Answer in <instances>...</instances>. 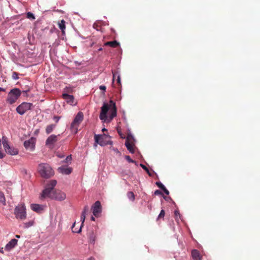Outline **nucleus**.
<instances>
[{"instance_id":"f257e3e1","label":"nucleus","mask_w":260,"mask_h":260,"mask_svg":"<svg viewBox=\"0 0 260 260\" xmlns=\"http://www.w3.org/2000/svg\"><path fill=\"white\" fill-rule=\"evenodd\" d=\"M109 111V120H111L116 116V108L115 103L112 100H110L109 104L104 103L101 107V111L100 114V118L102 120L105 121L107 119V112Z\"/></svg>"},{"instance_id":"f03ea898","label":"nucleus","mask_w":260,"mask_h":260,"mask_svg":"<svg viewBox=\"0 0 260 260\" xmlns=\"http://www.w3.org/2000/svg\"><path fill=\"white\" fill-rule=\"evenodd\" d=\"M38 172L40 176L44 178H51L54 175V172L48 164H40L38 167Z\"/></svg>"},{"instance_id":"7ed1b4c3","label":"nucleus","mask_w":260,"mask_h":260,"mask_svg":"<svg viewBox=\"0 0 260 260\" xmlns=\"http://www.w3.org/2000/svg\"><path fill=\"white\" fill-rule=\"evenodd\" d=\"M56 183L57 181L56 180H50L47 184L46 188L43 190L40 198L42 199L46 197H52L53 190Z\"/></svg>"},{"instance_id":"20e7f679","label":"nucleus","mask_w":260,"mask_h":260,"mask_svg":"<svg viewBox=\"0 0 260 260\" xmlns=\"http://www.w3.org/2000/svg\"><path fill=\"white\" fill-rule=\"evenodd\" d=\"M22 93L21 90L18 88L12 89L8 93L6 101L10 105L15 103Z\"/></svg>"},{"instance_id":"39448f33","label":"nucleus","mask_w":260,"mask_h":260,"mask_svg":"<svg viewBox=\"0 0 260 260\" xmlns=\"http://www.w3.org/2000/svg\"><path fill=\"white\" fill-rule=\"evenodd\" d=\"M83 114L81 112H78L76 115L71 125V129L72 133L74 134L77 133L78 131V127L83 121Z\"/></svg>"},{"instance_id":"423d86ee","label":"nucleus","mask_w":260,"mask_h":260,"mask_svg":"<svg viewBox=\"0 0 260 260\" xmlns=\"http://www.w3.org/2000/svg\"><path fill=\"white\" fill-rule=\"evenodd\" d=\"M2 144L5 149V151L12 155H16L18 153V150L17 148L11 146L9 144L8 139L6 136L2 137Z\"/></svg>"},{"instance_id":"0eeeda50","label":"nucleus","mask_w":260,"mask_h":260,"mask_svg":"<svg viewBox=\"0 0 260 260\" xmlns=\"http://www.w3.org/2000/svg\"><path fill=\"white\" fill-rule=\"evenodd\" d=\"M14 214L17 219L23 220L26 218V208L23 204H20L16 206L14 209Z\"/></svg>"},{"instance_id":"6e6552de","label":"nucleus","mask_w":260,"mask_h":260,"mask_svg":"<svg viewBox=\"0 0 260 260\" xmlns=\"http://www.w3.org/2000/svg\"><path fill=\"white\" fill-rule=\"evenodd\" d=\"M135 140L133 135L128 133L126 137L125 145L127 150L132 153H135L136 148L135 145Z\"/></svg>"},{"instance_id":"1a4fd4ad","label":"nucleus","mask_w":260,"mask_h":260,"mask_svg":"<svg viewBox=\"0 0 260 260\" xmlns=\"http://www.w3.org/2000/svg\"><path fill=\"white\" fill-rule=\"evenodd\" d=\"M31 104L29 103L23 102L16 108V111L20 115L24 114L31 108Z\"/></svg>"},{"instance_id":"9d476101","label":"nucleus","mask_w":260,"mask_h":260,"mask_svg":"<svg viewBox=\"0 0 260 260\" xmlns=\"http://www.w3.org/2000/svg\"><path fill=\"white\" fill-rule=\"evenodd\" d=\"M93 214L96 217L100 216L102 212V206L100 201H97L92 206Z\"/></svg>"},{"instance_id":"9b49d317","label":"nucleus","mask_w":260,"mask_h":260,"mask_svg":"<svg viewBox=\"0 0 260 260\" xmlns=\"http://www.w3.org/2000/svg\"><path fill=\"white\" fill-rule=\"evenodd\" d=\"M50 198H54L57 200L62 201L66 198V194L63 192L61 191H56L55 192H52V197Z\"/></svg>"},{"instance_id":"f8f14e48","label":"nucleus","mask_w":260,"mask_h":260,"mask_svg":"<svg viewBox=\"0 0 260 260\" xmlns=\"http://www.w3.org/2000/svg\"><path fill=\"white\" fill-rule=\"evenodd\" d=\"M107 138V136L104 135H94V140L95 142L101 146L105 145L107 144L104 141V139Z\"/></svg>"},{"instance_id":"ddd939ff","label":"nucleus","mask_w":260,"mask_h":260,"mask_svg":"<svg viewBox=\"0 0 260 260\" xmlns=\"http://www.w3.org/2000/svg\"><path fill=\"white\" fill-rule=\"evenodd\" d=\"M62 98L66 100L67 103L71 105H75L76 104V102H75L73 95L67 93H63L62 94Z\"/></svg>"},{"instance_id":"4468645a","label":"nucleus","mask_w":260,"mask_h":260,"mask_svg":"<svg viewBox=\"0 0 260 260\" xmlns=\"http://www.w3.org/2000/svg\"><path fill=\"white\" fill-rule=\"evenodd\" d=\"M58 171L62 174L69 175L72 173L73 169L68 166H63L58 168Z\"/></svg>"},{"instance_id":"2eb2a0df","label":"nucleus","mask_w":260,"mask_h":260,"mask_svg":"<svg viewBox=\"0 0 260 260\" xmlns=\"http://www.w3.org/2000/svg\"><path fill=\"white\" fill-rule=\"evenodd\" d=\"M18 240L16 239H12L9 241L5 246V250L7 251H10L14 248L15 246L17 244Z\"/></svg>"},{"instance_id":"dca6fc26","label":"nucleus","mask_w":260,"mask_h":260,"mask_svg":"<svg viewBox=\"0 0 260 260\" xmlns=\"http://www.w3.org/2000/svg\"><path fill=\"white\" fill-rule=\"evenodd\" d=\"M57 141V136L54 135L50 136L46 141V145L51 147Z\"/></svg>"},{"instance_id":"f3484780","label":"nucleus","mask_w":260,"mask_h":260,"mask_svg":"<svg viewBox=\"0 0 260 260\" xmlns=\"http://www.w3.org/2000/svg\"><path fill=\"white\" fill-rule=\"evenodd\" d=\"M46 207V205L34 204V211L41 214L44 211Z\"/></svg>"},{"instance_id":"a211bd4d","label":"nucleus","mask_w":260,"mask_h":260,"mask_svg":"<svg viewBox=\"0 0 260 260\" xmlns=\"http://www.w3.org/2000/svg\"><path fill=\"white\" fill-rule=\"evenodd\" d=\"M191 256L194 260H202V256L200 252L197 249L191 251Z\"/></svg>"},{"instance_id":"6ab92c4d","label":"nucleus","mask_w":260,"mask_h":260,"mask_svg":"<svg viewBox=\"0 0 260 260\" xmlns=\"http://www.w3.org/2000/svg\"><path fill=\"white\" fill-rule=\"evenodd\" d=\"M113 74V82H114V79L117 78L116 82L118 84L119 86H121V79L119 74H118L117 71H112Z\"/></svg>"},{"instance_id":"aec40b11","label":"nucleus","mask_w":260,"mask_h":260,"mask_svg":"<svg viewBox=\"0 0 260 260\" xmlns=\"http://www.w3.org/2000/svg\"><path fill=\"white\" fill-rule=\"evenodd\" d=\"M24 146L26 149H31L32 148V137L24 142Z\"/></svg>"},{"instance_id":"412c9836","label":"nucleus","mask_w":260,"mask_h":260,"mask_svg":"<svg viewBox=\"0 0 260 260\" xmlns=\"http://www.w3.org/2000/svg\"><path fill=\"white\" fill-rule=\"evenodd\" d=\"M105 46H109L112 48H116L119 46V43L116 41L107 42L104 44Z\"/></svg>"},{"instance_id":"4be33fe9","label":"nucleus","mask_w":260,"mask_h":260,"mask_svg":"<svg viewBox=\"0 0 260 260\" xmlns=\"http://www.w3.org/2000/svg\"><path fill=\"white\" fill-rule=\"evenodd\" d=\"M88 239L90 243L92 244H94L96 239V236L93 232L89 234Z\"/></svg>"},{"instance_id":"5701e85b","label":"nucleus","mask_w":260,"mask_h":260,"mask_svg":"<svg viewBox=\"0 0 260 260\" xmlns=\"http://www.w3.org/2000/svg\"><path fill=\"white\" fill-rule=\"evenodd\" d=\"M140 165L144 170L146 171V172L150 176H153V172L151 170H149L147 166L145 165L144 164H140Z\"/></svg>"},{"instance_id":"b1692460","label":"nucleus","mask_w":260,"mask_h":260,"mask_svg":"<svg viewBox=\"0 0 260 260\" xmlns=\"http://www.w3.org/2000/svg\"><path fill=\"white\" fill-rule=\"evenodd\" d=\"M59 28L61 29L62 34L64 33V30L66 29L65 21L62 20L58 23Z\"/></svg>"},{"instance_id":"393cba45","label":"nucleus","mask_w":260,"mask_h":260,"mask_svg":"<svg viewBox=\"0 0 260 260\" xmlns=\"http://www.w3.org/2000/svg\"><path fill=\"white\" fill-rule=\"evenodd\" d=\"M55 126L56 125L53 124L48 125L46 128V133L47 134L51 133L53 130V129L55 127Z\"/></svg>"},{"instance_id":"a878e982","label":"nucleus","mask_w":260,"mask_h":260,"mask_svg":"<svg viewBox=\"0 0 260 260\" xmlns=\"http://www.w3.org/2000/svg\"><path fill=\"white\" fill-rule=\"evenodd\" d=\"M102 22L101 21H97L93 24V27L97 30H100L101 28Z\"/></svg>"},{"instance_id":"bb28decb","label":"nucleus","mask_w":260,"mask_h":260,"mask_svg":"<svg viewBox=\"0 0 260 260\" xmlns=\"http://www.w3.org/2000/svg\"><path fill=\"white\" fill-rule=\"evenodd\" d=\"M127 196L128 198L132 202L135 200V196L133 192L129 191L127 193Z\"/></svg>"},{"instance_id":"cd10ccee","label":"nucleus","mask_w":260,"mask_h":260,"mask_svg":"<svg viewBox=\"0 0 260 260\" xmlns=\"http://www.w3.org/2000/svg\"><path fill=\"white\" fill-rule=\"evenodd\" d=\"M0 202L4 205H6V199L3 192L0 191Z\"/></svg>"},{"instance_id":"c85d7f7f","label":"nucleus","mask_w":260,"mask_h":260,"mask_svg":"<svg viewBox=\"0 0 260 260\" xmlns=\"http://www.w3.org/2000/svg\"><path fill=\"white\" fill-rule=\"evenodd\" d=\"M75 224L76 223L74 222V223L73 224V225H72V231L74 233H80L81 232V229H82V226H80V228L79 229V230H76V229H75Z\"/></svg>"},{"instance_id":"c756f323","label":"nucleus","mask_w":260,"mask_h":260,"mask_svg":"<svg viewBox=\"0 0 260 260\" xmlns=\"http://www.w3.org/2000/svg\"><path fill=\"white\" fill-rule=\"evenodd\" d=\"M165 210H161L159 214L158 215V216L157 217V221H158L161 218H164V217L165 216Z\"/></svg>"},{"instance_id":"7c9ffc66","label":"nucleus","mask_w":260,"mask_h":260,"mask_svg":"<svg viewBox=\"0 0 260 260\" xmlns=\"http://www.w3.org/2000/svg\"><path fill=\"white\" fill-rule=\"evenodd\" d=\"M89 208L88 206H85L84 208L83 211L82 212L81 216H84L86 217V214L88 211Z\"/></svg>"},{"instance_id":"2f4dec72","label":"nucleus","mask_w":260,"mask_h":260,"mask_svg":"<svg viewBox=\"0 0 260 260\" xmlns=\"http://www.w3.org/2000/svg\"><path fill=\"white\" fill-rule=\"evenodd\" d=\"M13 79L16 80L19 79L18 74L15 72H14L12 74Z\"/></svg>"},{"instance_id":"473e14b6","label":"nucleus","mask_w":260,"mask_h":260,"mask_svg":"<svg viewBox=\"0 0 260 260\" xmlns=\"http://www.w3.org/2000/svg\"><path fill=\"white\" fill-rule=\"evenodd\" d=\"M156 185L162 190L165 187V186L160 182H156Z\"/></svg>"},{"instance_id":"72a5a7b5","label":"nucleus","mask_w":260,"mask_h":260,"mask_svg":"<svg viewBox=\"0 0 260 260\" xmlns=\"http://www.w3.org/2000/svg\"><path fill=\"white\" fill-rule=\"evenodd\" d=\"M117 132L121 138H122V139L125 138V135L121 133L120 129L117 128Z\"/></svg>"},{"instance_id":"f704fd0d","label":"nucleus","mask_w":260,"mask_h":260,"mask_svg":"<svg viewBox=\"0 0 260 260\" xmlns=\"http://www.w3.org/2000/svg\"><path fill=\"white\" fill-rule=\"evenodd\" d=\"M32 225V221H29L24 223L25 228H28Z\"/></svg>"},{"instance_id":"c9c22d12","label":"nucleus","mask_w":260,"mask_h":260,"mask_svg":"<svg viewBox=\"0 0 260 260\" xmlns=\"http://www.w3.org/2000/svg\"><path fill=\"white\" fill-rule=\"evenodd\" d=\"M125 159L129 161V162H136V161H134L133 160H132L130 156H128V155H125Z\"/></svg>"},{"instance_id":"e433bc0d","label":"nucleus","mask_w":260,"mask_h":260,"mask_svg":"<svg viewBox=\"0 0 260 260\" xmlns=\"http://www.w3.org/2000/svg\"><path fill=\"white\" fill-rule=\"evenodd\" d=\"M71 160H72V155H70L66 157V160L63 161V162H68L71 161Z\"/></svg>"},{"instance_id":"4c0bfd02","label":"nucleus","mask_w":260,"mask_h":260,"mask_svg":"<svg viewBox=\"0 0 260 260\" xmlns=\"http://www.w3.org/2000/svg\"><path fill=\"white\" fill-rule=\"evenodd\" d=\"M85 216H81V220L82 221V224L81 225V226L82 227L83 225V224H84V222L85 221Z\"/></svg>"},{"instance_id":"58836bf2","label":"nucleus","mask_w":260,"mask_h":260,"mask_svg":"<svg viewBox=\"0 0 260 260\" xmlns=\"http://www.w3.org/2000/svg\"><path fill=\"white\" fill-rule=\"evenodd\" d=\"M27 17L29 19L32 18V13L30 12H28L27 13Z\"/></svg>"},{"instance_id":"ea45409f","label":"nucleus","mask_w":260,"mask_h":260,"mask_svg":"<svg viewBox=\"0 0 260 260\" xmlns=\"http://www.w3.org/2000/svg\"><path fill=\"white\" fill-rule=\"evenodd\" d=\"M154 194L155 195H160V194H162V192L161 191H160L159 190H156L155 191H154Z\"/></svg>"},{"instance_id":"a19ab883","label":"nucleus","mask_w":260,"mask_h":260,"mask_svg":"<svg viewBox=\"0 0 260 260\" xmlns=\"http://www.w3.org/2000/svg\"><path fill=\"white\" fill-rule=\"evenodd\" d=\"M100 89L102 90H103L104 91H105L106 89V87L105 85H101L100 86Z\"/></svg>"},{"instance_id":"79ce46f5","label":"nucleus","mask_w":260,"mask_h":260,"mask_svg":"<svg viewBox=\"0 0 260 260\" xmlns=\"http://www.w3.org/2000/svg\"><path fill=\"white\" fill-rule=\"evenodd\" d=\"M60 117L59 116H54L53 118L54 120L56 122H57L60 119Z\"/></svg>"},{"instance_id":"37998d69","label":"nucleus","mask_w":260,"mask_h":260,"mask_svg":"<svg viewBox=\"0 0 260 260\" xmlns=\"http://www.w3.org/2000/svg\"><path fill=\"white\" fill-rule=\"evenodd\" d=\"M162 190L164 191V192H165L166 194L168 195V194H169V190H168V189H167V188H166V187H165V188L162 189Z\"/></svg>"},{"instance_id":"c03bdc74","label":"nucleus","mask_w":260,"mask_h":260,"mask_svg":"<svg viewBox=\"0 0 260 260\" xmlns=\"http://www.w3.org/2000/svg\"><path fill=\"white\" fill-rule=\"evenodd\" d=\"M2 149H0V158H2L4 157V154L3 153Z\"/></svg>"},{"instance_id":"a18cd8bd","label":"nucleus","mask_w":260,"mask_h":260,"mask_svg":"<svg viewBox=\"0 0 260 260\" xmlns=\"http://www.w3.org/2000/svg\"><path fill=\"white\" fill-rule=\"evenodd\" d=\"M174 214H175V216H176V217L178 215H179V213L178 211H175Z\"/></svg>"},{"instance_id":"49530a36","label":"nucleus","mask_w":260,"mask_h":260,"mask_svg":"<svg viewBox=\"0 0 260 260\" xmlns=\"http://www.w3.org/2000/svg\"><path fill=\"white\" fill-rule=\"evenodd\" d=\"M57 156L58 157H60V158L64 157V156L63 155H60V154H57Z\"/></svg>"},{"instance_id":"de8ad7c7","label":"nucleus","mask_w":260,"mask_h":260,"mask_svg":"<svg viewBox=\"0 0 260 260\" xmlns=\"http://www.w3.org/2000/svg\"><path fill=\"white\" fill-rule=\"evenodd\" d=\"M0 252L2 253H4V250L3 247H0Z\"/></svg>"},{"instance_id":"09e8293b","label":"nucleus","mask_w":260,"mask_h":260,"mask_svg":"<svg viewBox=\"0 0 260 260\" xmlns=\"http://www.w3.org/2000/svg\"><path fill=\"white\" fill-rule=\"evenodd\" d=\"M6 89L5 88H3L2 87H0V91H5Z\"/></svg>"},{"instance_id":"8fccbe9b","label":"nucleus","mask_w":260,"mask_h":260,"mask_svg":"<svg viewBox=\"0 0 260 260\" xmlns=\"http://www.w3.org/2000/svg\"><path fill=\"white\" fill-rule=\"evenodd\" d=\"M88 260H94V258L92 257H90L88 259Z\"/></svg>"},{"instance_id":"3c124183","label":"nucleus","mask_w":260,"mask_h":260,"mask_svg":"<svg viewBox=\"0 0 260 260\" xmlns=\"http://www.w3.org/2000/svg\"><path fill=\"white\" fill-rule=\"evenodd\" d=\"M91 219L92 220V221H95V218L93 216L91 217Z\"/></svg>"},{"instance_id":"603ef678","label":"nucleus","mask_w":260,"mask_h":260,"mask_svg":"<svg viewBox=\"0 0 260 260\" xmlns=\"http://www.w3.org/2000/svg\"><path fill=\"white\" fill-rule=\"evenodd\" d=\"M28 39L29 41H30V36H29V34H28Z\"/></svg>"},{"instance_id":"864d4df0","label":"nucleus","mask_w":260,"mask_h":260,"mask_svg":"<svg viewBox=\"0 0 260 260\" xmlns=\"http://www.w3.org/2000/svg\"><path fill=\"white\" fill-rule=\"evenodd\" d=\"M16 237L17 238H20V236L17 235H16Z\"/></svg>"},{"instance_id":"5fc2aeb1","label":"nucleus","mask_w":260,"mask_h":260,"mask_svg":"<svg viewBox=\"0 0 260 260\" xmlns=\"http://www.w3.org/2000/svg\"><path fill=\"white\" fill-rule=\"evenodd\" d=\"M30 208H31V209H32V204H31L30 205Z\"/></svg>"},{"instance_id":"6e6d98bb","label":"nucleus","mask_w":260,"mask_h":260,"mask_svg":"<svg viewBox=\"0 0 260 260\" xmlns=\"http://www.w3.org/2000/svg\"><path fill=\"white\" fill-rule=\"evenodd\" d=\"M107 129L105 128H103L102 131H106Z\"/></svg>"},{"instance_id":"4d7b16f0","label":"nucleus","mask_w":260,"mask_h":260,"mask_svg":"<svg viewBox=\"0 0 260 260\" xmlns=\"http://www.w3.org/2000/svg\"><path fill=\"white\" fill-rule=\"evenodd\" d=\"M26 92H27V91H26V90H24V91H23V92H25V93H26Z\"/></svg>"},{"instance_id":"13d9d810","label":"nucleus","mask_w":260,"mask_h":260,"mask_svg":"<svg viewBox=\"0 0 260 260\" xmlns=\"http://www.w3.org/2000/svg\"><path fill=\"white\" fill-rule=\"evenodd\" d=\"M115 151H116V152H117V153H119V151H118L117 150H115Z\"/></svg>"},{"instance_id":"bf43d9fd","label":"nucleus","mask_w":260,"mask_h":260,"mask_svg":"<svg viewBox=\"0 0 260 260\" xmlns=\"http://www.w3.org/2000/svg\"><path fill=\"white\" fill-rule=\"evenodd\" d=\"M102 50V48H101L99 49V51H101Z\"/></svg>"}]
</instances>
